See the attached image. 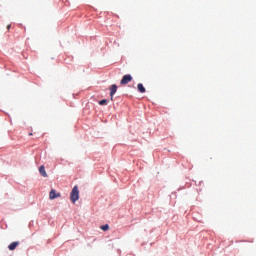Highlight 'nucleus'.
I'll use <instances>...</instances> for the list:
<instances>
[{
  "label": "nucleus",
  "mask_w": 256,
  "mask_h": 256,
  "mask_svg": "<svg viewBox=\"0 0 256 256\" xmlns=\"http://www.w3.org/2000/svg\"><path fill=\"white\" fill-rule=\"evenodd\" d=\"M99 105H107V100L103 99L99 102Z\"/></svg>",
  "instance_id": "obj_9"
},
{
  "label": "nucleus",
  "mask_w": 256,
  "mask_h": 256,
  "mask_svg": "<svg viewBox=\"0 0 256 256\" xmlns=\"http://www.w3.org/2000/svg\"><path fill=\"white\" fill-rule=\"evenodd\" d=\"M7 29H8V31H9V29H11V24H9V25L7 26Z\"/></svg>",
  "instance_id": "obj_10"
},
{
  "label": "nucleus",
  "mask_w": 256,
  "mask_h": 256,
  "mask_svg": "<svg viewBox=\"0 0 256 256\" xmlns=\"http://www.w3.org/2000/svg\"><path fill=\"white\" fill-rule=\"evenodd\" d=\"M19 245V242H12L9 246L8 249L10 251H15V249H17V246Z\"/></svg>",
  "instance_id": "obj_5"
},
{
  "label": "nucleus",
  "mask_w": 256,
  "mask_h": 256,
  "mask_svg": "<svg viewBox=\"0 0 256 256\" xmlns=\"http://www.w3.org/2000/svg\"><path fill=\"white\" fill-rule=\"evenodd\" d=\"M137 89L140 93H145V86H143L141 83L137 85Z\"/></svg>",
  "instance_id": "obj_7"
},
{
  "label": "nucleus",
  "mask_w": 256,
  "mask_h": 256,
  "mask_svg": "<svg viewBox=\"0 0 256 256\" xmlns=\"http://www.w3.org/2000/svg\"><path fill=\"white\" fill-rule=\"evenodd\" d=\"M39 173L42 175V177H47V172L45 171V166H40L39 167Z\"/></svg>",
  "instance_id": "obj_6"
},
{
  "label": "nucleus",
  "mask_w": 256,
  "mask_h": 256,
  "mask_svg": "<svg viewBox=\"0 0 256 256\" xmlns=\"http://www.w3.org/2000/svg\"><path fill=\"white\" fill-rule=\"evenodd\" d=\"M131 81H133V76H131V74H126L122 77L120 84L127 85V83H131Z\"/></svg>",
  "instance_id": "obj_2"
},
{
  "label": "nucleus",
  "mask_w": 256,
  "mask_h": 256,
  "mask_svg": "<svg viewBox=\"0 0 256 256\" xmlns=\"http://www.w3.org/2000/svg\"><path fill=\"white\" fill-rule=\"evenodd\" d=\"M70 201L72 203H77V201H79V188L77 186H74L70 193Z\"/></svg>",
  "instance_id": "obj_1"
},
{
  "label": "nucleus",
  "mask_w": 256,
  "mask_h": 256,
  "mask_svg": "<svg viewBox=\"0 0 256 256\" xmlns=\"http://www.w3.org/2000/svg\"><path fill=\"white\" fill-rule=\"evenodd\" d=\"M109 89H110V99L111 101H113V97L117 93V84H112Z\"/></svg>",
  "instance_id": "obj_3"
},
{
  "label": "nucleus",
  "mask_w": 256,
  "mask_h": 256,
  "mask_svg": "<svg viewBox=\"0 0 256 256\" xmlns=\"http://www.w3.org/2000/svg\"><path fill=\"white\" fill-rule=\"evenodd\" d=\"M100 229L102 231H109V224H105V225L100 226Z\"/></svg>",
  "instance_id": "obj_8"
},
{
  "label": "nucleus",
  "mask_w": 256,
  "mask_h": 256,
  "mask_svg": "<svg viewBox=\"0 0 256 256\" xmlns=\"http://www.w3.org/2000/svg\"><path fill=\"white\" fill-rule=\"evenodd\" d=\"M59 197H61V193H58L57 191H55V189H52L51 191H50V193H49V198L50 199H57V198H59Z\"/></svg>",
  "instance_id": "obj_4"
}]
</instances>
